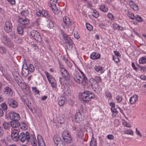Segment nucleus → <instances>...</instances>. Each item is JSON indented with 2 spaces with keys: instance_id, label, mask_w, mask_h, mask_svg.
<instances>
[{
  "instance_id": "7",
  "label": "nucleus",
  "mask_w": 146,
  "mask_h": 146,
  "mask_svg": "<svg viewBox=\"0 0 146 146\" xmlns=\"http://www.w3.org/2000/svg\"><path fill=\"white\" fill-rule=\"evenodd\" d=\"M45 74L52 86L53 88H55L56 86V83L54 78L47 72H45Z\"/></svg>"
},
{
  "instance_id": "15",
  "label": "nucleus",
  "mask_w": 146,
  "mask_h": 146,
  "mask_svg": "<svg viewBox=\"0 0 146 146\" xmlns=\"http://www.w3.org/2000/svg\"><path fill=\"white\" fill-rule=\"evenodd\" d=\"M37 140L38 146H45L42 137L39 135H37Z\"/></svg>"
},
{
  "instance_id": "14",
  "label": "nucleus",
  "mask_w": 146,
  "mask_h": 146,
  "mask_svg": "<svg viewBox=\"0 0 146 146\" xmlns=\"http://www.w3.org/2000/svg\"><path fill=\"white\" fill-rule=\"evenodd\" d=\"M138 96L137 95L135 94L132 96L130 98L129 101L131 104H135L137 101Z\"/></svg>"
},
{
  "instance_id": "12",
  "label": "nucleus",
  "mask_w": 146,
  "mask_h": 146,
  "mask_svg": "<svg viewBox=\"0 0 146 146\" xmlns=\"http://www.w3.org/2000/svg\"><path fill=\"white\" fill-rule=\"evenodd\" d=\"M12 25L11 23L8 21H6L4 27V29L5 31L7 33L10 32L12 30Z\"/></svg>"
},
{
  "instance_id": "48",
  "label": "nucleus",
  "mask_w": 146,
  "mask_h": 146,
  "mask_svg": "<svg viewBox=\"0 0 146 146\" xmlns=\"http://www.w3.org/2000/svg\"><path fill=\"white\" fill-rule=\"evenodd\" d=\"M92 15L96 18H97L99 17V14L97 11L96 10H93V14Z\"/></svg>"
},
{
  "instance_id": "45",
  "label": "nucleus",
  "mask_w": 146,
  "mask_h": 146,
  "mask_svg": "<svg viewBox=\"0 0 146 146\" xmlns=\"http://www.w3.org/2000/svg\"><path fill=\"white\" fill-rule=\"evenodd\" d=\"M127 15L128 17L131 19H134V16L133 14L131 12H128L127 14Z\"/></svg>"
},
{
  "instance_id": "55",
  "label": "nucleus",
  "mask_w": 146,
  "mask_h": 146,
  "mask_svg": "<svg viewBox=\"0 0 146 146\" xmlns=\"http://www.w3.org/2000/svg\"><path fill=\"white\" fill-rule=\"evenodd\" d=\"M10 36L12 39H15L16 38V35L14 32H12L10 34Z\"/></svg>"
},
{
  "instance_id": "60",
  "label": "nucleus",
  "mask_w": 146,
  "mask_h": 146,
  "mask_svg": "<svg viewBox=\"0 0 146 146\" xmlns=\"http://www.w3.org/2000/svg\"><path fill=\"white\" fill-rule=\"evenodd\" d=\"M111 111L114 113H115L117 114L118 113V111H117V110L116 108H111Z\"/></svg>"
},
{
  "instance_id": "49",
  "label": "nucleus",
  "mask_w": 146,
  "mask_h": 146,
  "mask_svg": "<svg viewBox=\"0 0 146 146\" xmlns=\"http://www.w3.org/2000/svg\"><path fill=\"white\" fill-rule=\"evenodd\" d=\"M19 135V132L16 129L12 130L11 132V135Z\"/></svg>"
},
{
  "instance_id": "13",
  "label": "nucleus",
  "mask_w": 146,
  "mask_h": 146,
  "mask_svg": "<svg viewBox=\"0 0 146 146\" xmlns=\"http://www.w3.org/2000/svg\"><path fill=\"white\" fill-rule=\"evenodd\" d=\"M4 92L9 97H11L13 94V91L10 88L6 87L4 89Z\"/></svg>"
},
{
  "instance_id": "25",
  "label": "nucleus",
  "mask_w": 146,
  "mask_h": 146,
  "mask_svg": "<svg viewBox=\"0 0 146 146\" xmlns=\"http://www.w3.org/2000/svg\"><path fill=\"white\" fill-rule=\"evenodd\" d=\"M51 19H48L47 21V27L50 29H52L54 27V24L51 21Z\"/></svg>"
},
{
  "instance_id": "44",
  "label": "nucleus",
  "mask_w": 146,
  "mask_h": 146,
  "mask_svg": "<svg viewBox=\"0 0 146 146\" xmlns=\"http://www.w3.org/2000/svg\"><path fill=\"white\" fill-rule=\"evenodd\" d=\"M3 126L5 129H8L9 128L10 124L7 122H4L3 124Z\"/></svg>"
},
{
  "instance_id": "10",
  "label": "nucleus",
  "mask_w": 146,
  "mask_h": 146,
  "mask_svg": "<svg viewBox=\"0 0 146 146\" xmlns=\"http://www.w3.org/2000/svg\"><path fill=\"white\" fill-rule=\"evenodd\" d=\"M9 115L10 118L13 121H18L20 119V117L19 114L14 111L10 112Z\"/></svg>"
},
{
  "instance_id": "32",
  "label": "nucleus",
  "mask_w": 146,
  "mask_h": 146,
  "mask_svg": "<svg viewBox=\"0 0 146 146\" xmlns=\"http://www.w3.org/2000/svg\"><path fill=\"white\" fill-rule=\"evenodd\" d=\"M62 136L63 138H64L65 137H71L69 134V132L68 131L66 130L63 131L62 134Z\"/></svg>"
},
{
  "instance_id": "34",
  "label": "nucleus",
  "mask_w": 146,
  "mask_h": 146,
  "mask_svg": "<svg viewBox=\"0 0 146 146\" xmlns=\"http://www.w3.org/2000/svg\"><path fill=\"white\" fill-rule=\"evenodd\" d=\"M123 132L125 134L133 135V132L131 129H127L124 130Z\"/></svg>"
},
{
  "instance_id": "40",
  "label": "nucleus",
  "mask_w": 146,
  "mask_h": 146,
  "mask_svg": "<svg viewBox=\"0 0 146 146\" xmlns=\"http://www.w3.org/2000/svg\"><path fill=\"white\" fill-rule=\"evenodd\" d=\"M19 135H11V137L13 141H17L19 139Z\"/></svg>"
},
{
  "instance_id": "22",
  "label": "nucleus",
  "mask_w": 146,
  "mask_h": 146,
  "mask_svg": "<svg viewBox=\"0 0 146 146\" xmlns=\"http://www.w3.org/2000/svg\"><path fill=\"white\" fill-rule=\"evenodd\" d=\"M82 119L81 114L80 113H77L75 116V121L77 123H79Z\"/></svg>"
},
{
  "instance_id": "29",
  "label": "nucleus",
  "mask_w": 146,
  "mask_h": 146,
  "mask_svg": "<svg viewBox=\"0 0 146 146\" xmlns=\"http://www.w3.org/2000/svg\"><path fill=\"white\" fill-rule=\"evenodd\" d=\"M63 139L65 142L67 143H71L72 140L71 137H65L64 138H63Z\"/></svg>"
},
{
  "instance_id": "61",
  "label": "nucleus",
  "mask_w": 146,
  "mask_h": 146,
  "mask_svg": "<svg viewBox=\"0 0 146 146\" xmlns=\"http://www.w3.org/2000/svg\"><path fill=\"white\" fill-rule=\"evenodd\" d=\"M140 78L142 80H146V76L145 75H142L140 76Z\"/></svg>"
},
{
  "instance_id": "17",
  "label": "nucleus",
  "mask_w": 146,
  "mask_h": 146,
  "mask_svg": "<svg viewBox=\"0 0 146 146\" xmlns=\"http://www.w3.org/2000/svg\"><path fill=\"white\" fill-rule=\"evenodd\" d=\"M94 68L97 72L100 74L103 73L105 71L104 68L102 66H95Z\"/></svg>"
},
{
  "instance_id": "18",
  "label": "nucleus",
  "mask_w": 146,
  "mask_h": 146,
  "mask_svg": "<svg viewBox=\"0 0 146 146\" xmlns=\"http://www.w3.org/2000/svg\"><path fill=\"white\" fill-rule=\"evenodd\" d=\"M63 21L64 23L67 27H69L71 26V22L69 18L68 17H66L64 18H63Z\"/></svg>"
},
{
  "instance_id": "30",
  "label": "nucleus",
  "mask_w": 146,
  "mask_h": 146,
  "mask_svg": "<svg viewBox=\"0 0 146 146\" xmlns=\"http://www.w3.org/2000/svg\"><path fill=\"white\" fill-rule=\"evenodd\" d=\"M25 70L23 69V65L22 67V75L24 76H27L29 74L28 70L27 69H25Z\"/></svg>"
},
{
  "instance_id": "43",
  "label": "nucleus",
  "mask_w": 146,
  "mask_h": 146,
  "mask_svg": "<svg viewBox=\"0 0 146 146\" xmlns=\"http://www.w3.org/2000/svg\"><path fill=\"white\" fill-rule=\"evenodd\" d=\"M29 12L28 10L23 11L21 12L20 14L22 16H27L28 15Z\"/></svg>"
},
{
  "instance_id": "38",
  "label": "nucleus",
  "mask_w": 146,
  "mask_h": 146,
  "mask_svg": "<svg viewBox=\"0 0 146 146\" xmlns=\"http://www.w3.org/2000/svg\"><path fill=\"white\" fill-rule=\"evenodd\" d=\"M90 146H97L96 141L94 139H92Z\"/></svg>"
},
{
  "instance_id": "24",
  "label": "nucleus",
  "mask_w": 146,
  "mask_h": 146,
  "mask_svg": "<svg viewBox=\"0 0 146 146\" xmlns=\"http://www.w3.org/2000/svg\"><path fill=\"white\" fill-rule=\"evenodd\" d=\"M19 21L23 25H25L29 23V19L26 18H25V19L22 18L19 19Z\"/></svg>"
},
{
  "instance_id": "3",
  "label": "nucleus",
  "mask_w": 146,
  "mask_h": 146,
  "mask_svg": "<svg viewBox=\"0 0 146 146\" xmlns=\"http://www.w3.org/2000/svg\"><path fill=\"white\" fill-rule=\"evenodd\" d=\"M89 82L90 85L94 90L96 93H98L99 86L98 83L102 82V79L101 77L99 76H95L94 78H90Z\"/></svg>"
},
{
  "instance_id": "2",
  "label": "nucleus",
  "mask_w": 146,
  "mask_h": 146,
  "mask_svg": "<svg viewBox=\"0 0 146 146\" xmlns=\"http://www.w3.org/2000/svg\"><path fill=\"white\" fill-rule=\"evenodd\" d=\"M71 74L77 83L81 84L84 86H88V80L85 75H83L82 77L80 74L76 70L73 71Z\"/></svg>"
},
{
  "instance_id": "41",
  "label": "nucleus",
  "mask_w": 146,
  "mask_h": 146,
  "mask_svg": "<svg viewBox=\"0 0 146 146\" xmlns=\"http://www.w3.org/2000/svg\"><path fill=\"white\" fill-rule=\"evenodd\" d=\"M115 100L117 102L120 103L122 100V97L121 96H117L115 97Z\"/></svg>"
},
{
  "instance_id": "5",
  "label": "nucleus",
  "mask_w": 146,
  "mask_h": 146,
  "mask_svg": "<svg viewBox=\"0 0 146 146\" xmlns=\"http://www.w3.org/2000/svg\"><path fill=\"white\" fill-rule=\"evenodd\" d=\"M61 34L63 37V42L66 44V46L70 49H72L73 47V42L70 38L68 36L67 34L63 31H61Z\"/></svg>"
},
{
  "instance_id": "6",
  "label": "nucleus",
  "mask_w": 146,
  "mask_h": 146,
  "mask_svg": "<svg viewBox=\"0 0 146 146\" xmlns=\"http://www.w3.org/2000/svg\"><path fill=\"white\" fill-rule=\"evenodd\" d=\"M94 97V95L88 91H85L81 95L82 99L85 101H89Z\"/></svg>"
},
{
  "instance_id": "20",
  "label": "nucleus",
  "mask_w": 146,
  "mask_h": 146,
  "mask_svg": "<svg viewBox=\"0 0 146 146\" xmlns=\"http://www.w3.org/2000/svg\"><path fill=\"white\" fill-rule=\"evenodd\" d=\"M65 98L60 96L58 98V104L60 106H63L65 103Z\"/></svg>"
},
{
  "instance_id": "28",
  "label": "nucleus",
  "mask_w": 146,
  "mask_h": 146,
  "mask_svg": "<svg viewBox=\"0 0 146 146\" xmlns=\"http://www.w3.org/2000/svg\"><path fill=\"white\" fill-rule=\"evenodd\" d=\"M62 76L65 80H68L70 78V76L68 72H67V73L66 72L65 73H64V74H62Z\"/></svg>"
},
{
  "instance_id": "51",
  "label": "nucleus",
  "mask_w": 146,
  "mask_h": 146,
  "mask_svg": "<svg viewBox=\"0 0 146 146\" xmlns=\"http://www.w3.org/2000/svg\"><path fill=\"white\" fill-rule=\"evenodd\" d=\"M86 27L89 31H92L93 28L92 26L89 24H86Z\"/></svg>"
},
{
  "instance_id": "59",
  "label": "nucleus",
  "mask_w": 146,
  "mask_h": 146,
  "mask_svg": "<svg viewBox=\"0 0 146 146\" xmlns=\"http://www.w3.org/2000/svg\"><path fill=\"white\" fill-rule=\"evenodd\" d=\"M38 36V39H37V41L38 42H40L41 40V38L39 33L38 32H37V36Z\"/></svg>"
},
{
  "instance_id": "35",
  "label": "nucleus",
  "mask_w": 146,
  "mask_h": 146,
  "mask_svg": "<svg viewBox=\"0 0 146 146\" xmlns=\"http://www.w3.org/2000/svg\"><path fill=\"white\" fill-rule=\"evenodd\" d=\"M140 64H144L146 63V56H143L140 58L139 60Z\"/></svg>"
},
{
  "instance_id": "42",
  "label": "nucleus",
  "mask_w": 146,
  "mask_h": 146,
  "mask_svg": "<svg viewBox=\"0 0 146 146\" xmlns=\"http://www.w3.org/2000/svg\"><path fill=\"white\" fill-rule=\"evenodd\" d=\"M100 9L101 10L104 12H106L108 10V9L104 5H100Z\"/></svg>"
},
{
  "instance_id": "1",
  "label": "nucleus",
  "mask_w": 146,
  "mask_h": 146,
  "mask_svg": "<svg viewBox=\"0 0 146 146\" xmlns=\"http://www.w3.org/2000/svg\"><path fill=\"white\" fill-rule=\"evenodd\" d=\"M19 139L23 143L26 141L27 142H30L32 146H36V140L35 136L34 134L30 135L29 133L26 132V133H21L19 136Z\"/></svg>"
},
{
  "instance_id": "58",
  "label": "nucleus",
  "mask_w": 146,
  "mask_h": 146,
  "mask_svg": "<svg viewBox=\"0 0 146 146\" xmlns=\"http://www.w3.org/2000/svg\"><path fill=\"white\" fill-rule=\"evenodd\" d=\"M8 2L11 5H13L15 4V0H7Z\"/></svg>"
},
{
  "instance_id": "62",
  "label": "nucleus",
  "mask_w": 146,
  "mask_h": 146,
  "mask_svg": "<svg viewBox=\"0 0 146 146\" xmlns=\"http://www.w3.org/2000/svg\"><path fill=\"white\" fill-rule=\"evenodd\" d=\"M136 130V133L138 135L140 136H141L142 135L140 133L139 131L137 129V128H136L135 129Z\"/></svg>"
},
{
  "instance_id": "26",
  "label": "nucleus",
  "mask_w": 146,
  "mask_h": 146,
  "mask_svg": "<svg viewBox=\"0 0 146 146\" xmlns=\"http://www.w3.org/2000/svg\"><path fill=\"white\" fill-rule=\"evenodd\" d=\"M129 5L135 11H138V8L137 6L133 2H130Z\"/></svg>"
},
{
  "instance_id": "53",
  "label": "nucleus",
  "mask_w": 146,
  "mask_h": 146,
  "mask_svg": "<svg viewBox=\"0 0 146 146\" xmlns=\"http://www.w3.org/2000/svg\"><path fill=\"white\" fill-rule=\"evenodd\" d=\"M29 70L31 72H33L34 70V66L31 64H29Z\"/></svg>"
},
{
  "instance_id": "39",
  "label": "nucleus",
  "mask_w": 146,
  "mask_h": 146,
  "mask_svg": "<svg viewBox=\"0 0 146 146\" xmlns=\"http://www.w3.org/2000/svg\"><path fill=\"white\" fill-rule=\"evenodd\" d=\"M36 31L33 30L31 32V36L36 40Z\"/></svg>"
},
{
  "instance_id": "52",
  "label": "nucleus",
  "mask_w": 146,
  "mask_h": 146,
  "mask_svg": "<svg viewBox=\"0 0 146 146\" xmlns=\"http://www.w3.org/2000/svg\"><path fill=\"white\" fill-rule=\"evenodd\" d=\"M56 145L57 146H65V144L62 140L60 141Z\"/></svg>"
},
{
  "instance_id": "31",
  "label": "nucleus",
  "mask_w": 146,
  "mask_h": 146,
  "mask_svg": "<svg viewBox=\"0 0 146 146\" xmlns=\"http://www.w3.org/2000/svg\"><path fill=\"white\" fill-rule=\"evenodd\" d=\"M105 95L106 97L108 100H111L112 98V94L110 92L108 91H106L105 92Z\"/></svg>"
},
{
  "instance_id": "11",
  "label": "nucleus",
  "mask_w": 146,
  "mask_h": 146,
  "mask_svg": "<svg viewBox=\"0 0 146 146\" xmlns=\"http://www.w3.org/2000/svg\"><path fill=\"white\" fill-rule=\"evenodd\" d=\"M37 17H39L42 14L44 17L48 19H51L50 15L48 14L47 12L44 10H40L39 9H37Z\"/></svg>"
},
{
  "instance_id": "56",
  "label": "nucleus",
  "mask_w": 146,
  "mask_h": 146,
  "mask_svg": "<svg viewBox=\"0 0 146 146\" xmlns=\"http://www.w3.org/2000/svg\"><path fill=\"white\" fill-rule=\"evenodd\" d=\"M113 59L114 60L116 63L119 62V58L118 56H114L113 57Z\"/></svg>"
},
{
  "instance_id": "23",
  "label": "nucleus",
  "mask_w": 146,
  "mask_h": 146,
  "mask_svg": "<svg viewBox=\"0 0 146 146\" xmlns=\"http://www.w3.org/2000/svg\"><path fill=\"white\" fill-rule=\"evenodd\" d=\"M53 139L55 144L62 140L60 136L57 135H55L54 136Z\"/></svg>"
},
{
  "instance_id": "36",
  "label": "nucleus",
  "mask_w": 146,
  "mask_h": 146,
  "mask_svg": "<svg viewBox=\"0 0 146 146\" xmlns=\"http://www.w3.org/2000/svg\"><path fill=\"white\" fill-rule=\"evenodd\" d=\"M76 134L78 136L80 137H82L83 135V132L82 130L81 129H80L79 130L78 129L76 131Z\"/></svg>"
},
{
  "instance_id": "37",
  "label": "nucleus",
  "mask_w": 146,
  "mask_h": 146,
  "mask_svg": "<svg viewBox=\"0 0 146 146\" xmlns=\"http://www.w3.org/2000/svg\"><path fill=\"white\" fill-rule=\"evenodd\" d=\"M60 71L62 75V74H64V73H65L66 72L67 73L68 72L63 67H60Z\"/></svg>"
},
{
  "instance_id": "33",
  "label": "nucleus",
  "mask_w": 146,
  "mask_h": 146,
  "mask_svg": "<svg viewBox=\"0 0 146 146\" xmlns=\"http://www.w3.org/2000/svg\"><path fill=\"white\" fill-rule=\"evenodd\" d=\"M63 91L64 94L66 95H68L70 93V90L67 86L64 87Z\"/></svg>"
},
{
  "instance_id": "21",
  "label": "nucleus",
  "mask_w": 146,
  "mask_h": 146,
  "mask_svg": "<svg viewBox=\"0 0 146 146\" xmlns=\"http://www.w3.org/2000/svg\"><path fill=\"white\" fill-rule=\"evenodd\" d=\"M50 7L53 12L55 14H56L58 13V11L56 7V4H54V3H52Z\"/></svg>"
},
{
  "instance_id": "64",
  "label": "nucleus",
  "mask_w": 146,
  "mask_h": 146,
  "mask_svg": "<svg viewBox=\"0 0 146 146\" xmlns=\"http://www.w3.org/2000/svg\"><path fill=\"white\" fill-rule=\"evenodd\" d=\"M108 17L109 18L111 19H113V15L110 13L108 14Z\"/></svg>"
},
{
  "instance_id": "57",
  "label": "nucleus",
  "mask_w": 146,
  "mask_h": 146,
  "mask_svg": "<svg viewBox=\"0 0 146 146\" xmlns=\"http://www.w3.org/2000/svg\"><path fill=\"white\" fill-rule=\"evenodd\" d=\"M118 27L119 25L116 23H114L113 25V28L114 30H117Z\"/></svg>"
},
{
  "instance_id": "8",
  "label": "nucleus",
  "mask_w": 146,
  "mask_h": 146,
  "mask_svg": "<svg viewBox=\"0 0 146 146\" xmlns=\"http://www.w3.org/2000/svg\"><path fill=\"white\" fill-rule=\"evenodd\" d=\"M1 41L6 46L9 47H11L13 45L12 42L7 36L3 35L1 38Z\"/></svg>"
},
{
  "instance_id": "16",
  "label": "nucleus",
  "mask_w": 146,
  "mask_h": 146,
  "mask_svg": "<svg viewBox=\"0 0 146 146\" xmlns=\"http://www.w3.org/2000/svg\"><path fill=\"white\" fill-rule=\"evenodd\" d=\"M100 54L98 52H93L90 55V58L92 60H96L100 58Z\"/></svg>"
},
{
  "instance_id": "54",
  "label": "nucleus",
  "mask_w": 146,
  "mask_h": 146,
  "mask_svg": "<svg viewBox=\"0 0 146 146\" xmlns=\"http://www.w3.org/2000/svg\"><path fill=\"white\" fill-rule=\"evenodd\" d=\"M1 106L4 110H6L7 109V106L5 103H3L1 105Z\"/></svg>"
},
{
  "instance_id": "47",
  "label": "nucleus",
  "mask_w": 146,
  "mask_h": 146,
  "mask_svg": "<svg viewBox=\"0 0 146 146\" xmlns=\"http://www.w3.org/2000/svg\"><path fill=\"white\" fill-rule=\"evenodd\" d=\"M122 124L125 126L128 127H131V125L129 123H127L125 120L123 121Z\"/></svg>"
},
{
  "instance_id": "27",
  "label": "nucleus",
  "mask_w": 146,
  "mask_h": 146,
  "mask_svg": "<svg viewBox=\"0 0 146 146\" xmlns=\"http://www.w3.org/2000/svg\"><path fill=\"white\" fill-rule=\"evenodd\" d=\"M17 30L19 34L22 35L23 34V28L21 25H19L18 26Z\"/></svg>"
},
{
  "instance_id": "50",
  "label": "nucleus",
  "mask_w": 146,
  "mask_h": 146,
  "mask_svg": "<svg viewBox=\"0 0 146 146\" xmlns=\"http://www.w3.org/2000/svg\"><path fill=\"white\" fill-rule=\"evenodd\" d=\"M135 19L137 21L141 22L142 21V19L141 17L139 15H136Z\"/></svg>"
},
{
  "instance_id": "9",
  "label": "nucleus",
  "mask_w": 146,
  "mask_h": 146,
  "mask_svg": "<svg viewBox=\"0 0 146 146\" xmlns=\"http://www.w3.org/2000/svg\"><path fill=\"white\" fill-rule=\"evenodd\" d=\"M7 104L9 106L12 108H15L18 106V103L17 101L13 98L7 100Z\"/></svg>"
},
{
  "instance_id": "63",
  "label": "nucleus",
  "mask_w": 146,
  "mask_h": 146,
  "mask_svg": "<svg viewBox=\"0 0 146 146\" xmlns=\"http://www.w3.org/2000/svg\"><path fill=\"white\" fill-rule=\"evenodd\" d=\"M107 137L109 139H112L113 138V136L112 135L110 134L108 135Z\"/></svg>"
},
{
  "instance_id": "19",
  "label": "nucleus",
  "mask_w": 146,
  "mask_h": 146,
  "mask_svg": "<svg viewBox=\"0 0 146 146\" xmlns=\"http://www.w3.org/2000/svg\"><path fill=\"white\" fill-rule=\"evenodd\" d=\"M11 126L13 128L18 127L20 125L19 122L16 120L12 121L11 123Z\"/></svg>"
},
{
  "instance_id": "46",
  "label": "nucleus",
  "mask_w": 146,
  "mask_h": 146,
  "mask_svg": "<svg viewBox=\"0 0 146 146\" xmlns=\"http://www.w3.org/2000/svg\"><path fill=\"white\" fill-rule=\"evenodd\" d=\"M0 52L2 54L5 53L6 52V50L4 47L0 46Z\"/></svg>"
},
{
  "instance_id": "4",
  "label": "nucleus",
  "mask_w": 146,
  "mask_h": 146,
  "mask_svg": "<svg viewBox=\"0 0 146 146\" xmlns=\"http://www.w3.org/2000/svg\"><path fill=\"white\" fill-rule=\"evenodd\" d=\"M14 78L16 82L22 88L25 89L26 88V84L23 82L22 77L17 72H14L12 73Z\"/></svg>"
}]
</instances>
